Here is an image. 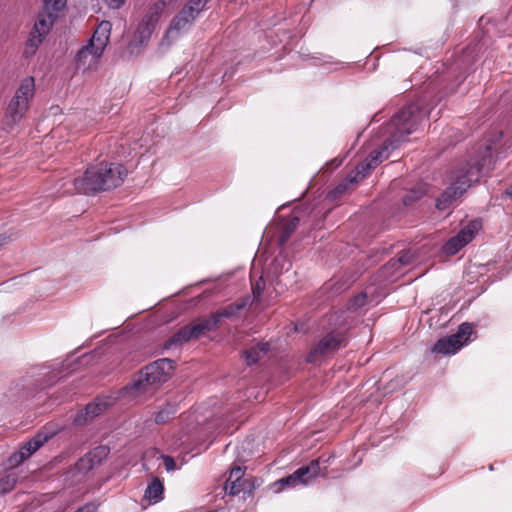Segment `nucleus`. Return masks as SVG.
<instances>
[{"instance_id":"9b49d317","label":"nucleus","mask_w":512,"mask_h":512,"mask_svg":"<svg viewBox=\"0 0 512 512\" xmlns=\"http://www.w3.org/2000/svg\"><path fill=\"white\" fill-rule=\"evenodd\" d=\"M479 228L480 224L477 221L470 222L456 236L446 242L443 246L444 252L448 255L456 254L463 246L472 241Z\"/></svg>"},{"instance_id":"2eb2a0df","label":"nucleus","mask_w":512,"mask_h":512,"mask_svg":"<svg viewBox=\"0 0 512 512\" xmlns=\"http://www.w3.org/2000/svg\"><path fill=\"white\" fill-rule=\"evenodd\" d=\"M166 8V2L164 0H157L151 4L143 15L141 21L145 24H149L153 28H156L159 19Z\"/></svg>"},{"instance_id":"ea45409f","label":"nucleus","mask_w":512,"mask_h":512,"mask_svg":"<svg viewBox=\"0 0 512 512\" xmlns=\"http://www.w3.org/2000/svg\"><path fill=\"white\" fill-rule=\"evenodd\" d=\"M164 465L167 471H172L176 467L174 459L170 456H163Z\"/></svg>"},{"instance_id":"dca6fc26","label":"nucleus","mask_w":512,"mask_h":512,"mask_svg":"<svg viewBox=\"0 0 512 512\" xmlns=\"http://www.w3.org/2000/svg\"><path fill=\"white\" fill-rule=\"evenodd\" d=\"M247 305L246 299H241L237 301L236 303L227 305L226 307L219 309L215 313H213L211 316L216 321V324L219 323L220 319L222 318H231L233 316H236L237 313L244 309Z\"/></svg>"},{"instance_id":"c756f323","label":"nucleus","mask_w":512,"mask_h":512,"mask_svg":"<svg viewBox=\"0 0 512 512\" xmlns=\"http://www.w3.org/2000/svg\"><path fill=\"white\" fill-rule=\"evenodd\" d=\"M177 412L176 406L172 404H167L162 410H160L155 416L156 424H164L166 423L171 416H173Z\"/></svg>"},{"instance_id":"a19ab883","label":"nucleus","mask_w":512,"mask_h":512,"mask_svg":"<svg viewBox=\"0 0 512 512\" xmlns=\"http://www.w3.org/2000/svg\"><path fill=\"white\" fill-rule=\"evenodd\" d=\"M108 5L109 7L113 8V9H118L120 8L125 0H104Z\"/></svg>"},{"instance_id":"4c0bfd02","label":"nucleus","mask_w":512,"mask_h":512,"mask_svg":"<svg viewBox=\"0 0 512 512\" xmlns=\"http://www.w3.org/2000/svg\"><path fill=\"white\" fill-rule=\"evenodd\" d=\"M244 475V471L241 467L237 466L231 469L230 475L227 481H242V477Z\"/></svg>"},{"instance_id":"6e6552de","label":"nucleus","mask_w":512,"mask_h":512,"mask_svg":"<svg viewBox=\"0 0 512 512\" xmlns=\"http://www.w3.org/2000/svg\"><path fill=\"white\" fill-rule=\"evenodd\" d=\"M216 326V321L212 316L210 318L201 319L196 323L181 328L166 342L165 347L170 348L174 345H181L191 339H198L213 330Z\"/></svg>"},{"instance_id":"79ce46f5","label":"nucleus","mask_w":512,"mask_h":512,"mask_svg":"<svg viewBox=\"0 0 512 512\" xmlns=\"http://www.w3.org/2000/svg\"><path fill=\"white\" fill-rule=\"evenodd\" d=\"M75 512H96V507L94 505H85V506L80 507Z\"/></svg>"},{"instance_id":"0eeeda50","label":"nucleus","mask_w":512,"mask_h":512,"mask_svg":"<svg viewBox=\"0 0 512 512\" xmlns=\"http://www.w3.org/2000/svg\"><path fill=\"white\" fill-rule=\"evenodd\" d=\"M348 343V338L343 331L335 330L326 334L319 340L310 350L307 361L312 363L321 357L328 356L337 350L345 347Z\"/></svg>"},{"instance_id":"b1692460","label":"nucleus","mask_w":512,"mask_h":512,"mask_svg":"<svg viewBox=\"0 0 512 512\" xmlns=\"http://www.w3.org/2000/svg\"><path fill=\"white\" fill-rule=\"evenodd\" d=\"M376 165L373 163L370 156L362 161L359 165H357L356 169L352 171L350 174L353 176H357V182L364 179L372 169H374Z\"/></svg>"},{"instance_id":"7ed1b4c3","label":"nucleus","mask_w":512,"mask_h":512,"mask_svg":"<svg viewBox=\"0 0 512 512\" xmlns=\"http://www.w3.org/2000/svg\"><path fill=\"white\" fill-rule=\"evenodd\" d=\"M483 165L478 160L468 162L455 172V179L437 199L436 207L445 210L482 176Z\"/></svg>"},{"instance_id":"412c9836","label":"nucleus","mask_w":512,"mask_h":512,"mask_svg":"<svg viewBox=\"0 0 512 512\" xmlns=\"http://www.w3.org/2000/svg\"><path fill=\"white\" fill-rule=\"evenodd\" d=\"M46 35L37 33L34 30L30 32V36L26 42L25 48H24V56L30 57L34 55L40 46V44L43 42V39Z\"/></svg>"},{"instance_id":"37998d69","label":"nucleus","mask_w":512,"mask_h":512,"mask_svg":"<svg viewBox=\"0 0 512 512\" xmlns=\"http://www.w3.org/2000/svg\"><path fill=\"white\" fill-rule=\"evenodd\" d=\"M10 241H11V237H10V236H7V235H5V234L0 235V248H1L4 244H6V243H8V242H10Z\"/></svg>"},{"instance_id":"6ab92c4d","label":"nucleus","mask_w":512,"mask_h":512,"mask_svg":"<svg viewBox=\"0 0 512 512\" xmlns=\"http://www.w3.org/2000/svg\"><path fill=\"white\" fill-rule=\"evenodd\" d=\"M268 343H258L255 346L244 351V357L247 365H251L260 360L269 351Z\"/></svg>"},{"instance_id":"cd10ccee","label":"nucleus","mask_w":512,"mask_h":512,"mask_svg":"<svg viewBox=\"0 0 512 512\" xmlns=\"http://www.w3.org/2000/svg\"><path fill=\"white\" fill-rule=\"evenodd\" d=\"M425 193V185L420 184L406 193V195L403 197V204L405 206H410L414 202L418 201Z\"/></svg>"},{"instance_id":"a878e982","label":"nucleus","mask_w":512,"mask_h":512,"mask_svg":"<svg viewBox=\"0 0 512 512\" xmlns=\"http://www.w3.org/2000/svg\"><path fill=\"white\" fill-rule=\"evenodd\" d=\"M18 475L16 472L10 471L0 477V494L11 491L16 485Z\"/></svg>"},{"instance_id":"a211bd4d","label":"nucleus","mask_w":512,"mask_h":512,"mask_svg":"<svg viewBox=\"0 0 512 512\" xmlns=\"http://www.w3.org/2000/svg\"><path fill=\"white\" fill-rule=\"evenodd\" d=\"M57 15L46 12L43 9V12L39 13L37 21L34 24L32 30L37 33H41L47 35L56 19Z\"/></svg>"},{"instance_id":"f03ea898","label":"nucleus","mask_w":512,"mask_h":512,"mask_svg":"<svg viewBox=\"0 0 512 512\" xmlns=\"http://www.w3.org/2000/svg\"><path fill=\"white\" fill-rule=\"evenodd\" d=\"M126 174L122 165L102 162L88 167L82 177L73 179V188H67L63 193L92 194L107 191L120 186Z\"/></svg>"},{"instance_id":"473e14b6","label":"nucleus","mask_w":512,"mask_h":512,"mask_svg":"<svg viewBox=\"0 0 512 512\" xmlns=\"http://www.w3.org/2000/svg\"><path fill=\"white\" fill-rule=\"evenodd\" d=\"M298 486L296 479L293 474L288 475L287 477L281 478L273 484L274 490L279 492L283 490L285 487H296Z\"/></svg>"},{"instance_id":"5701e85b","label":"nucleus","mask_w":512,"mask_h":512,"mask_svg":"<svg viewBox=\"0 0 512 512\" xmlns=\"http://www.w3.org/2000/svg\"><path fill=\"white\" fill-rule=\"evenodd\" d=\"M209 1L210 0H189L182 9L188 12L190 15L198 18L199 15L206 9Z\"/></svg>"},{"instance_id":"423d86ee","label":"nucleus","mask_w":512,"mask_h":512,"mask_svg":"<svg viewBox=\"0 0 512 512\" xmlns=\"http://www.w3.org/2000/svg\"><path fill=\"white\" fill-rule=\"evenodd\" d=\"M173 361L162 358L147 365L140 374L138 380L133 384L138 393H153L161 383L167 381L173 370Z\"/></svg>"},{"instance_id":"aec40b11","label":"nucleus","mask_w":512,"mask_h":512,"mask_svg":"<svg viewBox=\"0 0 512 512\" xmlns=\"http://www.w3.org/2000/svg\"><path fill=\"white\" fill-rule=\"evenodd\" d=\"M164 487L162 482L155 478L147 487L145 491V498L151 503H157L162 499Z\"/></svg>"},{"instance_id":"72a5a7b5","label":"nucleus","mask_w":512,"mask_h":512,"mask_svg":"<svg viewBox=\"0 0 512 512\" xmlns=\"http://www.w3.org/2000/svg\"><path fill=\"white\" fill-rule=\"evenodd\" d=\"M109 454V449L105 446H98L89 452L90 457H92L93 461L99 465L103 459H105Z\"/></svg>"},{"instance_id":"1a4fd4ad","label":"nucleus","mask_w":512,"mask_h":512,"mask_svg":"<svg viewBox=\"0 0 512 512\" xmlns=\"http://www.w3.org/2000/svg\"><path fill=\"white\" fill-rule=\"evenodd\" d=\"M196 19V17L181 9L170 21L169 27L160 42V46L168 48L192 28Z\"/></svg>"},{"instance_id":"4468645a","label":"nucleus","mask_w":512,"mask_h":512,"mask_svg":"<svg viewBox=\"0 0 512 512\" xmlns=\"http://www.w3.org/2000/svg\"><path fill=\"white\" fill-rule=\"evenodd\" d=\"M166 8V2L164 0H157L151 4L143 15L141 21L145 24H149L153 28H156L159 19Z\"/></svg>"},{"instance_id":"39448f33","label":"nucleus","mask_w":512,"mask_h":512,"mask_svg":"<svg viewBox=\"0 0 512 512\" xmlns=\"http://www.w3.org/2000/svg\"><path fill=\"white\" fill-rule=\"evenodd\" d=\"M34 93V78H24L6 108L3 120L5 129L11 130L21 122L29 109V103L34 96Z\"/></svg>"},{"instance_id":"f8f14e48","label":"nucleus","mask_w":512,"mask_h":512,"mask_svg":"<svg viewBox=\"0 0 512 512\" xmlns=\"http://www.w3.org/2000/svg\"><path fill=\"white\" fill-rule=\"evenodd\" d=\"M114 399L112 397H98L94 402H91L85 406V408L79 411L74 418L76 425H84L88 421H91L101 413H103L109 406L113 404Z\"/></svg>"},{"instance_id":"7c9ffc66","label":"nucleus","mask_w":512,"mask_h":512,"mask_svg":"<svg viewBox=\"0 0 512 512\" xmlns=\"http://www.w3.org/2000/svg\"><path fill=\"white\" fill-rule=\"evenodd\" d=\"M96 466H98L97 463L93 461L89 453L80 458L79 461L76 463V469L83 474L89 472Z\"/></svg>"},{"instance_id":"20e7f679","label":"nucleus","mask_w":512,"mask_h":512,"mask_svg":"<svg viewBox=\"0 0 512 512\" xmlns=\"http://www.w3.org/2000/svg\"><path fill=\"white\" fill-rule=\"evenodd\" d=\"M111 27L109 21H102L97 26L89 43L82 47L76 55L78 69L89 70L96 66L109 42Z\"/></svg>"},{"instance_id":"f3484780","label":"nucleus","mask_w":512,"mask_h":512,"mask_svg":"<svg viewBox=\"0 0 512 512\" xmlns=\"http://www.w3.org/2000/svg\"><path fill=\"white\" fill-rule=\"evenodd\" d=\"M50 435L44 433H38L34 438L26 442L20 448L21 453L27 459L34 454L44 443L50 439Z\"/></svg>"},{"instance_id":"c85d7f7f","label":"nucleus","mask_w":512,"mask_h":512,"mask_svg":"<svg viewBox=\"0 0 512 512\" xmlns=\"http://www.w3.org/2000/svg\"><path fill=\"white\" fill-rule=\"evenodd\" d=\"M299 221L300 220L298 217H293L285 223L280 235V242L282 244H284L289 239L291 234L296 230Z\"/></svg>"},{"instance_id":"bb28decb","label":"nucleus","mask_w":512,"mask_h":512,"mask_svg":"<svg viewBox=\"0 0 512 512\" xmlns=\"http://www.w3.org/2000/svg\"><path fill=\"white\" fill-rule=\"evenodd\" d=\"M414 255L410 251L403 252L397 259H391L386 264L385 269H398L401 266L409 265Z\"/></svg>"},{"instance_id":"ddd939ff","label":"nucleus","mask_w":512,"mask_h":512,"mask_svg":"<svg viewBox=\"0 0 512 512\" xmlns=\"http://www.w3.org/2000/svg\"><path fill=\"white\" fill-rule=\"evenodd\" d=\"M327 466L322 471L320 467V460H312L308 465L302 466L293 472V476L296 479L298 485H307L319 475L326 474Z\"/></svg>"},{"instance_id":"c9c22d12","label":"nucleus","mask_w":512,"mask_h":512,"mask_svg":"<svg viewBox=\"0 0 512 512\" xmlns=\"http://www.w3.org/2000/svg\"><path fill=\"white\" fill-rule=\"evenodd\" d=\"M243 489H244L243 481H234V480L226 481V484H225V491H226L229 495H232V496L237 495V494H239Z\"/></svg>"},{"instance_id":"9d476101","label":"nucleus","mask_w":512,"mask_h":512,"mask_svg":"<svg viewBox=\"0 0 512 512\" xmlns=\"http://www.w3.org/2000/svg\"><path fill=\"white\" fill-rule=\"evenodd\" d=\"M472 333V324L462 323L455 334L439 339L432 350L443 355L454 354L467 343Z\"/></svg>"},{"instance_id":"f257e3e1","label":"nucleus","mask_w":512,"mask_h":512,"mask_svg":"<svg viewBox=\"0 0 512 512\" xmlns=\"http://www.w3.org/2000/svg\"><path fill=\"white\" fill-rule=\"evenodd\" d=\"M425 116L426 112L418 103L410 104L394 116L387 128L390 137L383 142L379 150L370 154L376 167L389 157L392 150L398 148L410 134L417 130Z\"/></svg>"},{"instance_id":"393cba45","label":"nucleus","mask_w":512,"mask_h":512,"mask_svg":"<svg viewBox=\"0 0 512 512\" xmlns=\"http://www.w3.org/2000/svg\"><path fill=\"white\" fill-rule=\"evenodd\" d=\"M357 183V176H353V174H348L346 179L339 183L331 192L332 197L336 198L346 193L350 188H352Z\"/></svg>"},{"instance_id":"58836bf2","label":"nucleus","mask_w":512,"mask_h":512,"mask_svg":"<svg viewBox=\"0 0 512 512\" xmlns=\"http://www.w3.org/2000/svg\"><path fill=\"white\" fill-rule=\"evenodd\" d=\"M263 289H264V282L262 281V279H259L252 286V291H253L254 298H259L260 295L262 294Z\"/></svg>"},{"instance_id":"f704fd0d","label":"nucleus","mask_w":512,"mask_h":512,"mask_svg":"<svg viewBox=\"0 0 512 512\" xmlns=\"http://www.w3.org/2000/svg\"><path fill=\"white\" fill-rule=\"evenodd\" d=\"M26 458L24 457L23 453L19 450L18 452H15L12 454L6 461L5 467L7 469H13L19 466Z\"/></svg>"},{"instance_id":"2f4dec72","label":"nucleus","mask_w":512,"mask_h":512,"mask_svg":"<svg viewBox=\"0 0 512 512\" xmlns=\"http://www.w3.org/2000/svg\"><path fill=\"white\" fill-rule=\"evenodd\" d=\"M67 0H44L43 9L46 12L56 14L66 6Z\"/></svg>"},{"instance_id":"4be33fe9","label":"nucleus","mask_w":512,"mask_h":512,"mask_svg":"<svg viewBox=\"0 0 512 512\" xmlns=\"http://www.w3.org/2000/svg\"><path fill=\"white\" fill-rule=\"evenodd\" d=\"M154 30L155 28L149 26V24L140 21L135 32L134 40L142 45L148 42Z\"/></svg>"},{"instance_id":"e433bc0d","label":"nucleus","mask_w":512,"mask_h":512,"mask_svg":"<svg viewBox=\"0 0 512 512\" xmlns=\"http://www.w3.org/2000/svg\"><path fill=\"white\" fill-rule=\"evenodd\" d=\"M366 298H367V296L365 293H361V294L355 296L353 299H351L349 301L348 308L349 309H358V308L364 306L366 303Z\"/></svg>"}]
</instances>
